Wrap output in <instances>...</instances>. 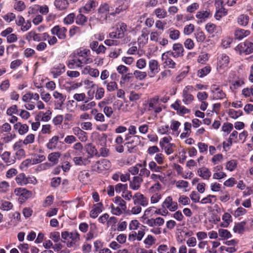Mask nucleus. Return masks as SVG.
Returning a JSON list of instances; mask_svg holds the SVG:
<instances>
[{"label":"nucleus","instance_id":"obj_10","mask_svg":"<svg viewBox=\"0 0 253 253\" xmlns=\"http://www.w3.org/2000/svg\"><path fill=\"white\" fill-rule=\"evenodd\" d=\"M172 55L167 51L162 54L161 59L164 67L174 69L176 68V63L171 59Z\"/></svg>","mask_w":253,"mask_h":253},{"label":"nucleus","instance_id":"obj_31","mask_svg":"<svg viewBox=\"0 0 253 253\" xmlns=\"http://www.w3.org/2000/svg\"><path fill=\"white\" fill-rule=\"evenodd\" d=\"M14 129L17 130L20 135H24L29 130V126L26 124H22L21 123H17L14 125Z\"/></svg>","mask_w":253,"mask_h":253},{"label":"nucleus","instance_id":"obj_8","mask_svg":"<svg viewBox=\"0 0 253 253\" xmlns=\"http://www.w3.org/2000/svg\"><path fill=\"white\" fill-rule=\"evenodd\" d=\"M163 209L170 211H174L178 209L176 202L173 201L171 196L167 197L162 204Z\"/></svg>","mask_w":253,"mask_h":253},{"label":"nucleus","instance_id":"obj_33","mask_svg":"<svg viewBox=\"0 0 253 253\" xmlns=\"http://www.w3.org/2000/svg\"><path fill=\"white\" fill-rule=\"evenodd\" d=\"M148 167L150 171L154 172H161L166 168L164 166H159L154 161H151L149 163Z\"/></svg>","mask_w":253,"mask_h":253},{"label":"nucleus","instance_id":"obj_36","mask_svg":"<svg viewBox=\"0 0 253 253\" xmlns=\"http://www.w3.org/2000/svg\"><path fill=\"white\" fill-rule=\"evenodd\" d=\"M1 159L8 165H10L15 162V158L11 157V153L9 152L5 151L0 156Z\"/></svg>","mask_w":253,"mask_h":253},{"label":"nucleus","instance_id":"obj_1","mask_svg":"<svg viewBox=\"0 0 253 253\" xmlns=\"http://www.w3.org/2000/svg\"><path fill=\"white\" fill-rule=\"evenodd\" d=\"M61 237L64 240L63 242L66 243L67 246L69 248H76L79 246L78 243L80 240V234L77 231L62 232Z\"/></svg>","mask_w":253,"mask_h":253},{"label":"nucleus","instance_id":"obj_20","mask_svg":"<svg viewBox=\"0 0 253 253\" xmlns=\"http://www.w3.org/2000/svg\"><path fill=\"white\" fill-rule=\"evenodd\" d=\"M65 68L63 64H56L51 69L50 73L54 78H56L65 72Z\"/></svg>","mask_w":253,"mask_h":253},{"label":"nucleus","instance_id":"obj_27","mask_svg":"<svg viewBox=\"0 0 253 253\" xmlns=\"http://www.w3.org/2000/svg\"><path fill=\"white\" fill-rule=\"evenodd\" d=\"M237 23L242 27H246L248 25L250 17L247 14H242L239 15L236 19Z\"/></svg>","mask_w":253,"mask_h":253},{"label":"nucleus","instance_id":"obj_25","mask_svg":"<svg viewBox=\"0 0 253 253\" xmlns=\"http://www.w3.org/2000/svg\"><path fill=\"white\" fill-rule=\"evenodd\" d=\"M84 75H89L90 76L97 78L99 76V71L97 69L91 68L90 66H86L82 71Z\"/></svg>","mask_w":253,"mask_h":253},{"label":"nucleus","instance_id":"obj_9","mask_svg":"<svg viewBox=\"0 0 253 253\" xmlns=\"http://www.w3.org/2000/svg\"><path fill=\"white\" fill-rule=\"evenodd\" d=\"M110 162L107 159H103L97 161L93 166V169L98 172L107 170L111 167Z\"/></svg>","mask_w":253,"mask_h":253},{"label":"nucleus","instance_id":"obj_29","mask_svg":"<svg viewBox=\"0 0 253 253\" xmlns=\"http://www.w3.org/2000/svg\"><path fill=\"white\" fill-rule=\"evenodd\" d=\"M90 157H76L74 158L73 161L76 165L85 166L89 164L90 162Z\"/></svg>","mask_w":253,"mask_h":253},{"label":"nucleus","instance_id":"obj_13","mask_svg":"<svg viewBox=\"0 0 253 253\" xmlns=\"http://www.w3.org/2000/svg\"><path fill=\"white\" fill-rule=\"evenodd\" d=\"M67 29L65 27L55 26L51 29V33L53 35H56L60 40H64L66 38Z\"/></svg>","mask_w":253,"mask_h":253},{"label":"nucleus","instance_id":"obj_53","mask_svg":"<svg viewBox=\"0 0 253 253\" xmlns=\"http://www.w3.org/2000/svg\"><path fill=\"white\" fill-rule=\"evenodd\" d=\"M237 166V162L235 160H231L226 164V169L230 171H232L236 169Z\"/></svg>","mask_w":253,"mask_h":253},{"label":"nucleus","instance_id":"obj_2","mask_svg":"<svg viewBox=\"0 0 253 253\" xmlns=\"http://www.w3.org/2000/svg\"><path fill=\"white\" fill-rule=\"evenodd\" d=\"M228 82L230 84L229 88L232 92H235L245 84L243 78L232 74L229 77Z\"/></svg>","mask_w":253,"mask_h":253},{"label":"nucleus","instance_id":"obj_62","mask_svg":"<svg viewBox=\"0 0 253 253\" xmlns=\"http://www.w3.org/2000/svg\"><path fill=\"white\" fill-rule=\"evenodd\" d=\"M9 189V184L5 181H2L0 182V193H5Z\"/></svg>","mask_w":253,"mask_h":253},{"label":"nucleus","instance_id":"obj_15","mask_svg":"<svg viewBox=\"0 0 253 253\" xmlns=\"http://www.w3.org/2000/svg\"><path fill=\"white\" fill-rule=\"evenodd\" d=\"M148 67L150 70L149 74L150 77H154L160 70L159 62L155 59H151L149 60L148 62Z\"/></svg>","mask_w":253,"mask_h":253},{"label":"nucleus","instance_id":"obj_24","mask_svg":"<svg viewBox=\"0 0 253 253\" xmlns=\"http://www.w3.org/2000/svg\"><path fill=\"white\" fill-rule=\"evenodd\" d=\"M15 193L17 195H19L23 200L28 199L33 195L32 191L23 188H16L15 189Z\"/></svg>","mask_w":253,"mask_h":253},{"label":"nucleus","instance_id":"obj_54","mask_svg":"<svg viewBox=\"0 0 253 253\" xmlns=\"http://www.w3.org/2000/svg\"><path fill=\"white\" fill-rule=\"evenodd\" d=\"M154 212V208H149L147 209L145 212L143 216V217L144 219H147V221H152L153 220V218H150L151 216L152 215L153 212Z\"/></svg>","mask_w":253,"mask_h":253},{"label":"nucleus","instance_id":"obj_60","mask_svg":"<svg viewBox=\"0 0 253 253\" xmlns=\"http://www.w3.org/2000/svg\"><path fill=\"white\" fill-rule=\"evenodd\" d=\"M159 101L160 99L157 96L151 99L148 102V110L150 111L151 109H154L157 106V105L159 104Z\"/></svg>","mask_w":253,"mask_h":253},{"label":"nucleus","instance_id":"obj_34","mask_svg":"<svg viewBox=\"0 0 253 253\" xmlns=\"http://www.w3.org/2000/svg\"><path fill=\"white\" fill-rule=\"evenodd\" d=\"M103 205L101 203H98L94 205L92 210L90 211V216L93 218H96L99 213L102 211Z\"/></svg>","mask_w":253,"mask_h":253},{"label":"nucleus","instance_id":"obj_40","mask_svg":"<svg viewBox=\"0 0 253 253\" xmlns=\"http://www.w3.org/2000/svg\"><path fill=\"white\" fill-rule=\"evenodd\" d=\"M54 4L59 10H63L67 8L69 2L67 0H55Z\"/></svg>","mask_w":253,"mask_h":253},{"label":"nucleus","instance_id":"obj_49","mask_svg":"<svg viewBox=\"0 0 253 253\" xmlns=\"http://www.w3.org/2000/svg\"><path fill=\"white\" fill-rule=\"evenodd\" d=\"M60 155H61L59 152H52L48 155V160L54 164H56L58 162V160Z\"/></svg>","mask_w":253,"mask_h":253},{"label":"nucleus","instance_id":"obj_57","mask_svg":"<svg viewBox=\"0 0 253 253\" xmlns=\"http://www.w3.org/2000/svg\"><path fill=\"white\" fill-rule=\"evenodd\" d=\"M115 203L117 205V207H119L124 211H126V203L120 197H116L115 198Z\"/></svg>","mask_w":253,"mask_h":253},{"label":"nucleus","instance_id":"obj_14","mask_svg":"<svg viewBox=\"0 0 253 253\" xmlns=\"http://www.w3.org/2000/svg\"><path fill=\"white\" fill-rule=\"evenodd\" d=\"M53 96L56 100L55 103L56 109H61L66 99V95L56 90L53 92Z\"/></svg>","mask_w":253,"mask_h":253},{"label":"nucleus","instance_id":"obj_61","mask_svg":"<svg viewBox=\"0 0 253 253\" xmlns=\"http://www.w3.org/2000/svg\"><path fill=\"white\" fill-rule=\"evenodd\" d=\"M14 151L15 160L16 159L18 160H21L26 156V152L24 149L15 150Z\"/></svg>","mask_w":253,"mask_h":253},{"label":"nucleus","instance_id":"obj_38","mask_svg":"<svg viewBox=\"0 0 253 253\" xmlns=\"http://www.w3.org/2000/svg\"><path fill=\"white\" fill-rule=\"evenodd\" d=\"M247 222H238L237 223L233 228L234 232L239 234L243 233L246 230L248 229V227L246 226Z\"/></svg>","mask_w":253,"mask_h":253},{"label":"nucleus","instance_id":"obj_32","mask_svg":"<svg viewBox=\"0 0 253 253\" xmlns=\"http://www.w3.org/2000/svg\"><path fill=\"white\" fill-rule=\"evenodd\" d=\"M166 33L169 35V38L173 41L178 40L180 35L179 31L173 27L169 29L166 31Z\"/></svg>","mask_w":253,"mask_h":253},{"label":"nucleus","instance_id":"obj_19","mask_svg":"<svg viewBox=\"0 0 253 253\" xmlns=\"http://www.w3.org/2000/svg\"><path fill=\"white\" fill-rule=\"evenodd\" d=\"M223 167L221 165H217L213 168V174L212 178L214 179L219 180L226 177V174L222 171Z\"/></svg>","mask_w":253,"mask_h":253},{"label":"nucleus","instance_id":"obj_41","mask_svg":"<svg viewBox=\"0 0 253 253\" xmlns=\"http://www.w3.org/2000/svg\"><path fill=\"white\" fill-rule=\"evenodd\" d=\"M25 38L28 41L33 40L34 41L39 42L42 40L41 35L36 33L35 31H33L29 32L26 35Z\"/></svg>","mask_w":253,"mask_h":253},{"label":"nucleus","instance_id":"obj_12","mask_svg":"<svg viewBox=\"0 0 253 253\" xmlns=\"http://www.w3.org/2000/svg\"><path fill=\"white\" fill-rule=\"evenodd\" d=\"M109 5L107 3H102L98 9V19L102 22L107 19L109 11Z\"/></svg>","mask_w":253,"mask_h":253},{"label":"nucleus","instance_id":"obj_58","mask_svg":"<svg viewBox=\"0 0 253 253\" xmlns=\"http://www.w3.org/2000/svg\"><path fill=\"white\" fill-rule=\"evenodd\" d=\"M218 234L219 237L222 239H226L231 238L232 235L229 231L226 229H219L218 230Z\"/></svg>","mask_w":253,"mask_h":253},{"label":"nucleus","instance_id":"obj_45","mask_svg":"<svg viewBox=\"0 0 253 253\" xmlns=\"http://www.w3.org/2000/svg\"><path fill=\"white\" fill-rule=\"evenodd\" d=\"M51 119L50 113L48 112L44 113L43 112H40L36 117V121H39L40 120L43 122H48Z\"/></svg>","mask_w":253,"mask_h":253},{"label":"nucleus","instance_id":"obj_3","mask_svg":"<svg viewBox=\"0 0 253 253\" xmlns=\"http://www.w3.org/2000/svg\"><path fill=\"white\" fill-rule=\"evenodd\" d=\"M125 140L128 141L125 144L127 148L128 152L130 153L135 152L136 146L140 142V136L134 135L133 137H131L127 134L126 136Z\"/></svg>","mask_w":253,"mask_h":253},{"label":"nucleus","instance_id":"obj_39","mask_svg":"<svg viewBox=\"0 0 253 253\" xmlns=\"http://www.w3.org/2000/svg\"><path fill=\"white\" fill-rule=\"evenodd\" d=\"M98 5V2L95 0H88L83 9L86 12H90L94 9Z\"/></svg>","mask_w":253,"mask_h":253},{"label":"nucleus","instance_id":"obj_46","mask_svg":"<svg viewBox=\"0 0 253 253\" xmlns=\"http://www.w3.org/2000/svg\"><path fill=\"white\" fill-rule=\"evenodd\" d=\"M227 14V10L223 6H221L218 9H216L214 14V17L217 20H219L220 19L226 16Z\"/></svg>","mask_w":253,"mask_h":253},{"label":"nucleus","instance_id":"obj_63","mask_svg":"<svg viewBox=\"0 0 253 253\" xmlns=\"http://www.w3.org/2000/svg\"><path fill=\"white\" fill-rule=\"evenodd\" d=\"M165 159V158L164 155L161 153L156 154L154 157L155 162H156L159 165H161L164 164Z\"/></svg>","mask_w":253,"mask_h":253},{"label":"nucleus","instance_id":"obj_64","mask_svg":"<svg viewBox=\"0 0 253 253\" xmlns=\"http://www.w3.org/2000/svg\"><path fill=\"white\" fill-rule=\"evenodd\" d=\"M105 90L102 87H98L95 92V98L96 100H100L102 98L104 95Z\"/></svg>","mask_w":253,"mask_h":253},{"label":"nucleus","instance_id":"obj_22","mask_svg":"<svg viewBox=\"0 0 253 253\" xmlns=\"http://www.w3.org/2000/svg\"><path fill=\"white\" fill-rule=\"evenodd\" d=\"M73 133L77 136L81 141H85L87 140L86 132L78 126H75L72 129Z\"/></svg>","mask_w":253,"mask_h":253},{"label":"nucleus","instance_id":"obj_26","mask_svg":"<svg viewBox=\"0 0 253 253\" xmlns=\"http://www.w3.org/2000/svg\"><path fill=\"white\" fill-rule=\"evenodd\" d=\"M143 179L140 176H134L132 179L129 181L130 188L133 190H138L140 188L141 183Z\"/></svg>","mask_w":253,"mask_h":253},{"label":"nucleus","instance_id":"obj_51","mask_svg":"<svg viewBox=\"0 0 253 253\" xmlns=\"http://www.w3.org/2000/svg\"><path fill=\"white\" fill-rule=\"evenodd\" d=\"M229 116L234 119H236L242 115L243 112L241 110H235L233 109H230L228 111Z\"/></svg>","mask_w":253,"mask_h":253},{"label":"nucleus","instance_id":"obj_5","mask_svg":"<svg viewBox=\"0 0 253 253\" xmlns=\"http://www.w3.org/2000/svg\"><path fill=\"white\" fill-rule=\"evenodd\" d=\"M82 63L84 64L91 63L93 61L90 56V51L88 49H79L76 54Z\"/></svg>","mask_w":253,"mask_h":253},{"label":"nucleus","instance_id":"obj_43","mask_svg":"<svg viewBox=\"0 0 253 253\" xmlns=\"http://www.w3.org/2000/svg\"><path fill=\"white\" fill-rule=\"evenodd\" d=\"M242 94L245 97L249 98L250 101L253 102V84L250 87L243 89Z\"/></svg>","mask_w":253,"mask_h":253},{"label":"nucleus","instance_id":"obj_18","mask_svg":"<svg viewBox=\"0 0 253 253\" xmlns=\"http://www.w3.org/2000/svg\"><path fill=\"white\" fill-rule=\"evenodd\" d=\"M129 0H117L116 5V8L115 12L111 13V15H114L115 14H119L123 10H126L128 6Z\"/></svg>","mask_w":253,"mask_h":253},{"label":"nucleus","instance_id":"obj_56","mask_svg":"<svg viewBox=\"0 0 253 253\" xmlns=\"http://www.w3.org/2000/svg\"><path fill=\"white\" fill-rule=\"evenodd\" d=\"M87 20V17L81 13L78 14L76 18V23L79 25H84Z\"/></svg>","mask_w":253,"mask_h":253},{"label":"nucleus","instance_id":"obj_48","mask_svg":"<svg viewBox=\"0 0 253 253\" xmlns=\"http://www.w3.org/2000/svg\"><path fill=\"white\" fill-rule=\"evenodd\" d=\"M154 13L159 19H163L167 17V12L164 8H158L154 11Z\"/></svg>","mask_w":253,"mask_h":253},{"label":"nucleus","instance_id":"obj_30","mask_svg":"<svg viewBox=\"0 0 253 253\" xmlns=\"http://www.w3.org/2000/svg\"><path fill=\"white\" fill-rule=\"evenodd\" d=\"M198 175L204 179L208 180L211 175L209 169L206 167L199 168L197 171Z\"/></svg>","mask_w":253,"mask_h":253},{"label":"nucleus","instance_id":"obj_28","mask_svg":"<svg viewBox=\"0 0 253 253\" xmlns=\"http://www.w3.org/2000/svg\"><path fill=\"white\" fill-rule=\"evenodd\" d=\"M83 65L81 60L75 54L72 59L68 61V66L69 68L72 69L75 67H81Z\"/></svg>","mask_w":253,"mask_h":253},{"label":"nucleus","instance_id":"obj_37","mask_svg":"<svg viewBox=\"0 0 253 253\" xmlns=\"http://www.w3.org/2000/svg\"><path fill=\"white\" fill-rule=\"evenodd\" d=\"M95 105L96 103L94 101L89 102V100H87L83 104L79 106V108L81 111L85 112L91 109Z\"/></svg>","mask_w":253,"mask_h":253},{"label":"nucleus","instance_id":"obj_7","mask_svg":"<svg viewBox=\"0 0 253 253\" xmlns=\"http://www.w3.org/2000/svg\"><path fill=\"white\" fill-rule=\"evenodd\" d=\"M126 30V25L124 23L119 24L117 26L115 32L110 33L109 38L110 39H121L124 37L125 32Z\"/></svg>","mask_w":253,"mask_h":253},{"label":"nucleus","instance_id":"obj_52","mask_svg":"<svg viewBox=\"0 0 253 253\" xmlns=\"http://www.w3.org/2000/svg\"><path fill=\"white\" fill-rule=\"evenodd\" d=\"M16 183L21 186L26 185V176L23 173L19 174L15 178Z\"/></svg>","mask_w":253,"mask_h":253},{"label":"nucleus","instance_id":"obj_17","mask_svg":"<svg viewBox=\"0 0 253 253\" xmlns=\"http://www.w3.org/2000/svg\"><path fill=\"white\" fill-rule=\"evenodd\" d=\"M129 227L130 230H136L139 228L137 232V240L140 241L145 234L144 229H143L144 226L142 225L140 226L139 222H130Z\"/></svg>","mask_w":253,"mask_h":253},{"label":"nucleus","instance_id":"obj_59","mask_svg":"<svg viewBox=\"0 0 253 253\" xmlns=\"http://www.w3.org/2000/svg\"><path fill=\"white\" fill-rule=\"evenodd\" d=\"M133 75L137 79L142 81L146 78L147 74L146 72L135 70L133 72Z\"/></svg>","mask_w":253,"mask_h":253},{"label":"nucleus","instance_id":"obj_42","mask_svg":"<svg viewBox=\"0 0 253 253\" xmlns=\"http://www.w3.org/2000/svg\"><path fill=\"white\" fill-rule=\"evenodd\" d=\"M59 137L57 136H53L50 139H49L48 142L46 144V147L49 150H54L55 149H58L59 148L57 146L58 142Z\"/></svg>","mask_w":253,"mask_h":253},{"label":"nucleus","instance_id":"obj_21","mask_svg":"<svg viewBox=\"0 0 253 253\" xmlns=\"http://www.w3.org/2000/svg\"><path fill=\"white\" fill-rule=\"evenodd\" d=\"M134 203L135 204H140L141 206L145 207L148 204V200L143 194L139 192H137L133 196Z\"/></svg>","mask_w":253,"mask_h":253},{"label":"nucleus","instance_id":"obj_4","mask_svg":"<svg viewBox=\"0 0 253 253\" xmlns=\"http://www.w3.org/2000/svg\"><path fill=\"white\" fill-rule=\"evenodd\" d=\"M211 98L213 100H222L226 98V94L221 86L212 84L211 86Z\"/></svg>","mask_w":253,"mask_h":253},{"label":"nucleus","instance_id":"obj_16","mask_svg":"<svg viewBox=\"0 0 253 253\" xmlns=\"http://www.w3.org/2000/svg\"><path fill=\"white\" fill-rule=\"evenodd\" d=\"M229 57L226 54H221L219 55L217 58V69H223L227 67L229 63Z\"/></svg>","mask_w":253,"mask_h":253},{"label":"nucleus","instance_id":"obj_44","mask_svg":"<svg viewBox=\"0 0 253 253\" xmlns=\"http://www.w3.org/2000/svg\"><path fill=\"white\" fill-rule=\"evenodd\" d=\"M194 99V96L185 90L182 91V101L185 105H189L192 103Z\"/></svg>","mask_w":253,"mask_h":253},{"label":"nucleus","instance_id":"obj_50","mask_svg":"<svg viewBox=\"0 0 253 253\" xmlns=\"http://www.w3.org/2000/svg\"><path fill=\"white\" fill-rule=\"evenodd\" d=\"M181 124L177 121L175 120H171L170 123V128L173 131V133L175 134L176 135H178L179 134V131L178 130V128L180 126Z\"/></svg>","mask_w":253,"mask_h":253},{"label":"nucleus","instance_id":"obj_6","mask_svg":"<svg viewBox=\"0 0 253 253\" xmlns=\"http://www.w3.org/2000/svg\"><path fill=\"white\" fill-rule=\"evenodd\" d=\"M240 54H249L253 52V43L249 41H246L239 43L235 48Z\"/></svg>","mask_w":253,"mask_h":253},{"label":"nucleus","instance_id":"obj_35","mask_svg":"<svg viewBox=\"0 0 253 253\" xmlns=\"http://www.w3.org/2000/svg\"><path fill=\"white\" fill-rule=\"evenodd\" d=\"M251 33L249 30L243 29H238L234 32V36L236 39L241 40L249 36Z\"/></svg>","mask_w":253,"mask_h":253},{"label":"nucleus","instance_id":"obj_23","mask_svg":"<svg viewBox=\"0 0 253 253\" xmlns=\"http://www.w3.org/2000/svg\"><path fill=\"white\" fill-rule=\"evenodd\" d=\"M210 15V11L208 10H202L198 11L195 15L196 18L198 19L197 23L198 24L202 23L206 21L209 18Z\"/></svg>","mask_w":253,"mask_h":253},{"label":"nucleus","instance_id":"obj_55","mask_svg":"<svg viewBox=\"0 0 253 253\" xmlns=\"http://www.w3.org/2000/svg\"><path fill=\"white\" fill-rule=\"evenodd\" d=\"M210 72L211 67L210 66H205L198 71L197 76L199 78H203L207 75Z\"/></svg>","mask_w":253,"mask_h":253},{"label":"nucleus","instance_id":"obj_11","mask_svg":"<svg viewBox=\"0 0 253 253\" xmlns=\"http://www.w3.org/2000/svg\"><path fill=\"white\" fill-rule=\"evenodd\" d=\"M184 49L182 45L180 43H174L172 45V50L167 51L174 58L183 56Z\"/></svg>","mask_w":253,"mask_h":253},{"label":"nucleus","instance_id":"obj_47","mask_svg":"<svg viewBox=\"0 0 253 253\" xmlns=\"http://www.w3.org/2000/svg\"><path fill=\"white\" fill-rule=\"evenodd\" d=\"M194 36L198 42H203L206 39L205 33L200 28L196 30L194 33Z\"/></svg>","mask_w":253,"mask_h":253}]
</instances>
